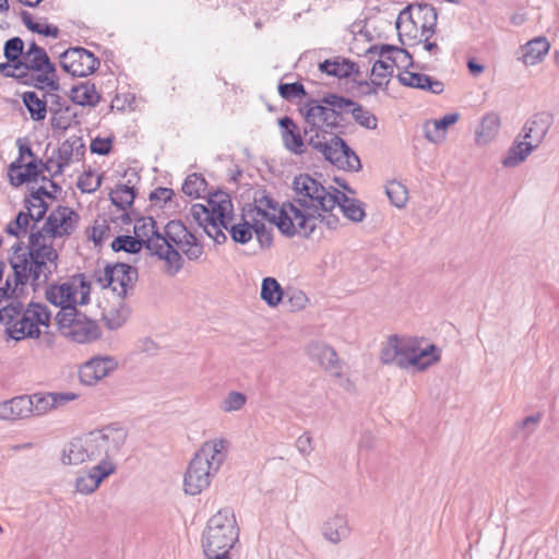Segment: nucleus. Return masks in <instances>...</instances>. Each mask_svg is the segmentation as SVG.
Instances as JSON below:
<instances>
[{
    "label": "nucleus",
    "instance_id": "nucleus-1",
    "mask_svg": "<svg viewBox=\"0 0 559 559\" xmlns=\"http://www.w3.org/2000/svg\"><path fill=\"white\" fill-rule=\"evenodd\" d=\"M79 221L80 216L73 209L59 205L50 212L41 228L35 229L33 225L28 246L17 242L11 248L9 263L15 271L16 282L31 280L34 290L47 284L58 269L59 254L52 240L71 236Z\"/></svg>",
    "mask_w": 559,
    "mask_h": 559
},
{
    "label": "nucleus",
    "instance_id": "nucleus-2",
    "mask_svg": "<svg viewBox=\"0 0 559 559\" xmlns=\"http://www.w3.org/2000/svg\"><path fill=\"white\" fill-rule=\"evenodd\" d=\"M293 189V202L284 204L278 215L277 228L283 234L309 237L318 223L330 229L338 226V216L332 213L337 203L333 197L335 188H326L310 175L300 174L295 177Z\"/></svg>",
    "mask_w": 559,
    "mask_h": 559
},
{
    "label": "nucleus",
    "instance_id": "nucleus-3",
    "mask_svg": "<svg viewBox=\"0 0 559 559\" xmlns=\"http://www.w3.org/2000/svg\"><path fill=\"white\" fill-rule=\"evenodd\" d=\"M134 235L155 255L166 263L165 273L175 276L183 267L182 254L190 261H199L204 253L203 245L181 221H170L160 233L153 217L135 221Z\"/></svg>",
    "mask_w": 559,
    "mask_h": 559
},
{
    "label": "nucleus",
    "instance_id": "nucleus-4",
    "mask_svg": "<svg viewBox=\"0 0 559 559\" xmlns=\"http://www.w3.org/2000/svg\"><path fill=\"white\" fill-rule=\"evenodd\" d=\"M306 127L304 134L308 144L332 165L344 170L357 171L361 168L357 154L336 135L333 130L337 129L334 114L321 100L311 99L299 108Z\"/></svg>",
    "mask_w": 559,
    "mask_h": 559
},
{
    "label": "nucleus",
    "instance_id": "nucleus-5",
    "mask_svg": "<svg viewBox=\"0 0 559 559\" xmlns=\"http://www.w3.org/2000/svg\"><path fill=\"white\" fill-rule=\"evenodd\" d=\"M228 448L229 441L225 438H215L203 443L185 474L186 493L195 496L210 486L227 457Z\"/></svg>",
    "mask_w": 559,
    "mask_h": 559
},
{
    "label": "nucleus",
    "instance_id": "nucleus-6",
    "mask_svg": "<svg viewBox=\"0 0 559 559\" xmlns=\"http://www.w3.org/2000/svg\"><path fill=\"white\" fill-rule=\"evenodd\" d=\"M380 359L384 365L423 371L440 360V349L432 344L421 348L415 338L392 335L384 343Z\"/></svg>",
    "mask_w": 559,
    "mask_h": 559
},
{
    "label": "nucleus",
    "instance_id": "nucleus-7",
    "mask_svg": "<svg viewBox=\"0 0 559 559\" xmlns=\"http://www.w3.org/2000/svg\"><path fill=\"white\" fill-rule=\"evenodd\" d=\"M231 212L230 197L223 191L211 194L207 199V205L195 203L190 209L192 219L217 243L226 240L223 228L228 229Z\"/></svg>",
    "mask_w": 559,
    "mask_h": 559
},
{
    "label": "nucleus",
    "instance_id": "nucleus-8",
    "mask_svg": "<svg viewBox=\"0 0 559 559\" xmlns=\"http://www.w3.org/2000/svg\"><path fill=\"white\" fill-rule=\"evenodd\" d=\"M438 13L428 3H411L396 19V28L403 45H416L430 39L436 33Z\"/></svg>",
    "mask_w": 559,
    "mask_h": 559
},
{
    "label": "nucleus",
    "instance_id": "nucleus-9",
    "mask_svg": "<svg viewBox=\"0 0 559 559\" xmlns=\"http://www.w3.org/2000/svg\"><path fill=\"white\" fill-rule=\"evenodd\" d=\"M238 540V528L233 512L224 509L207 522L202 535V547L206 559H230L229 551Z\"/></svg>",
    "mask_w": 559,
    "mask_h": 559
},
{
    "label": "nucleus",
    "instance_id": "nucleus-10",
    "mask_svg": "<svg viewBox=\"0 0 559 559\" xmlns=\"http://www.w3.org/2000/svg\"><path fill=\"white\" fill-rule=\"evenodd\" d=\"M127 437L128 432L124 428L112 425L83 435L85 462L114 463Z\"/></svg>",
    "mask_w": 559,
    "mask_h": 559
},
{
    "label": "nucleus",
    "instance_id": "nucleus-11",
    "mask_svg": "<svg viewBox=\"0 0 559 559\" xmlns=\"http://www.w3.org/2000/svg\"><path fill=\"white\" fill-rule=\"evenodd\" d=\"M56 320L62 336L78 344H86L100 337V329L96 321L88 319L76 308H68L57 313Z\"/></svg>",
    "mask_w": 559,
    "mask_h": 559
},
{
    "label": "nucleus",
    "instance_id": "nucleus-12",
    "mask_svg": "<svg viewBox=\"0 0 559 559\" xmlns=\"http://www.w3.org/2000/svg\"><path fill=\"white\" fill-rule=\"evenodd\" d=\"M90 294L91 284L83 275H79L60 285L48 287L46 298L51 305L60 307L58 313H61L68 308H76V305H86L90 301Z\"/></svg>",
    "mask_w": 559,
    "mask_h": 559
},
{
    "label": "nucleus",
    "instance_id": "nucleus-13",
    "mask_svg": "<svg viewBox=\"0 0 559 559\" xmlns=\"http://www.w3.org/2000/svg\"><path fill=\"white\" fill-rule=\"evenodd\" d=\"M96 283L102 288H111L119 298H124L138 280V270L126 263L107 264L95 273Z\"/></svg>",
    "mask_w": 559,
    "mask_h": 559
},
{
    "label": "nucleus",
    "instance_id": "nucleus-14",
    "mask_svg": "<svg viewBox=\"0 0 559 559\" xmlns=\"http://www.w3.org/2000/svg\"><path fill=\"white\" fill-rule=\"evenodd\" d=\"M33 72H56L46 50L38 53L24 55L17 63H0V73L5 78L25 79Z\"/></svg>",
    "mask_w": 559,
    "mask_h": 559
},
{
    "label": "nucleus",
    "instance_id": "nucleus-15",
    "mask_svg": "<svg viewBox=\"0 0 559 559\" xmlns=\"http://www.w3.org/2000/svg\"><path fill=\"white\" fill-rule=\"evenodd\" d=\"M61 68L73 76H87L96 71L99 60L83 47H71L60 55Z\"/></svg>",
    "mask_w": 559,
    "mask_h": 559
},
{
    "label": "nucleus",
    "instance_id": "nucleus-16",
    "mask_svg": "<svg viewBox=\"0 0 559 559\" xmlns=\"http://www.w3.org/2000/svg\"><path fill=\"white\" fill-rule=\"evenodd\" d=\"M371 55H378L379 60H376L373 67L371 69V82L373 85L381 87L383 84L388 83L390 76H392L394 67H395V58L393 53L400 52L404 53L405 57L411 58L407 51L403 49H399L394 46L382 45L380 47L372 46L369 50Z\"/></svg>",
    "mask_w": 559,
    "mask_h": 559
},
{
    "label": "nucleus",
    "instance_id": "nucleus-17",
    "mask_svg": "<svg viewBox=\"0 0 559 559\" xmlns=\"http://www.w3.org/2000/svg\"><path fill=\"white\" fill-rule=\"evenodd\" d=\"M117 367L118 362L111 356L93 357L80 367V380L86 385H93L114 372Z\"/></svg>",
    "mask_w": 559,
    "mask_h": 559
},
{
    "label": "nucleus",
    "instance_id": "nucleus-18",
    "mask_svg": "<svg viewBox=\"0 0 559 559\" xmlns=\"http://www.w3.org/2000/svg\"><path fill=\"white\" fill-rule=\"evenodd\" d=\"M115 463L96 464L88 472H82L75 480V488L79 492L88 495L94 492L102 481L114 474Z\"/></svg>",
    "mask_w": 559,
    "mask_h": 559
},
{
    "label": "nucleus",
    "instance_id": "nucleus-19",
    "mask_svg": "<svg viewBox=\"0 0 559 559\" xmlns=\"http://www.w3.org/2000/svg\"><path fill=\"white\" fill-rule=\"evenodd\" d=\"M321 533L333 545L347 539L352 533L347 513L338 510L328 516L322 524Z\"/></svg>",
    "mask_w": 559,
    "mask_h": 559
},
{
    "label": "nucleus",
    "instance_id": "nucleus-20",
    "mask_svg": "<svg viewBox=\"0 0 559 559\" xmlns=\"http://www.w3.org/2000/svg\"><path fill=\"white\" fill-rule=\"evenodd\" d=\"M554 117L548 111H542L533 115L522 129V136L528 140L534 146L538 147L552 126Z\"/></svg>",
    "mask_w": 559,
    "mask_h": 559
},
{
    "label": "nucleus",
    "instance_id": "nucleus-21",
    "mask_svg": "<svg viewBox=\"0 0 559 559\" xmlns=\"http://www.w3.org/2000/svg\"><path fill=\"white\" fill-rule=\"evenodd\" d=\"M281 136L284 147L296 155H301L306 151L305 141L300 128L294 120L285 116L278 120Z\"/></svg>",
    "mask_w": 559,
    "mask_h": 559
},
{
    "label": "nucleus",
    "instance_id": "nucleus-22",
    "mask_svg": "<svg viewBox=\"0 0 559 559\" xmlns=\"http://www.w3.org/2000/svg\"><path fill=\"white\" fill-rule=\"evenodd\" d=\"M397 80L404 86L428 91L435 95L444 91V84L441 81L424 73L404 71L397 75Z\"/></svg>",
    "mask_w": 559,
    "mask_h": 559
},
{
    "label": "nucleus",
    "instance_id": "nucleus-23",
    "mask_svg": "<svg viewBox=\"0 0 559 559\" xmlns=\"http://www.w3.org/2000/svg\"><path fill=\"white\" fill-rule=\"evenodd\" d=\"M40 174L41 168L39 166V160L36 159L26 164H23V162H20V159H15L9 166L10 182L15 187L22 186L25 182L37 180Z\"/></svg>",
    "mask_w": 559,
    "mask_h": 559
},
{
    "label": "nucleus",
    "instance_id": "nucleus-24",
    "mask_svg": "<svg viewBox=\"0 0 559 559\" xmlns=\"http://www.w3.org/2000/svg\"><path fill=\"white\" fill-rule=\"evenodd\" d=\"M32 400L28 395L15 396L0 403V419L16 420L32 416Z\"/></svg>",
    "mask_w": 559,
    "mask_h": 559
},
{
    "label": "nucleus",
    "instance_id": "nucleus-25",
    "mask_svg": "<svg viewBox=\"0 0 559 559\" xmlns=\"http://www.w3.org/2000/svg\"><path fill=\"white\" fill-rule=\"evenodd\" d=\"M312 359L317 360L325 370L334 377H341V366L336 352L325 344H313L309 348Z\"/></svg>",
    "mask_w": 559,
    "mask_h": 559
},
{
    "label": "nucleus",
    "instance_id": "nucleus-26",
    "mask_svg": "<svg viewBox=\"0 0 559 559\" xmlns=\"http://www.w3.org/2000/svg\"><path fill=\"white\" fill-rule=\"evenodd\" d=\"M500 118L496 112L486 114L476 129L475 142L478 146H486L492 142L499 133Z\"/></svg>",
    "mask_w": 559,
    "mask_h": 559
},
{
    "label": "nucleus",
    "instance_id": "nucleus-27",
    "mask_svg": "<svg viewBox=\"0 0 559 559\" xmlns=\"http://www.w3.org/2000/svg\"><path fill=\"white\" fill-rule=\"evenodd\" d=\"M333 197H336V207L340 209V211L344 214L345 217L355 223L364 221L366 212L364 203L361 201L349 198L337 189H334Z\"/></svg>",
    "mask_w": 559,
    "mask_h": 559
},
{
    "label": "nucleus",
    "instance_id": "nucleus-28",
    "mask_svg": "<svg viewBox=\"0 0 559 559\" xmlns=\"http://www.w3.org/2000/svg\"><path fill=\"white\" fill-rule=\"evenodd\" d=\"M319 70L322 73L338 79L349 78L352 74L358 72L355 62L342 57H335L333 59H326L323 62H320Z\"/></svg>",
    "mask_w": 559,
    "mask_h": 559
},
{
    "label": "nucleus",
    "instance_id": "nucleus-29",
    "mask_svg": "<svg viewBox=\"0 0 559 559\" xmlns=\"http://www.w3.org/2000/svg\"><path fill=\"white\" fill-rule=\"evenodd\" d=\"M550 44L544 36H538L522 46V61L526 66H535L548 53Z\"/></svg>",
    "mask_w": 559,
    "mask_h": 559
},
{
    "label": "nucleus",
    "instance_id": "nucleus-30",
    "mask_svg": "<svg viewBox=\"0 0 559 559\" xmlns=\"http://www.w3.org/2000/svg\"><path fill=\"white\" fill-rule=\"evenodd\" d=\"M536 148L537 147L530 143L527 140H515L508 150L506 156L502 158L501 163L504 167H515L523 163Z\"/></svg>",
    "mask_w": 559,
    "mask_h": 559
},
{
    "label": "nucleus",
    "instance_id": "nucleus-31",
    "mask_svg": "<svg viewBox=\"0 0 559 559\" xmlns=\"http://www.w3.org/2000/svg\"><path fill=\"white\" fill-rule=\"evenodd\" d=\"M254 211L262 219H266L271 224H275L277 226L281 209L277 207V202H275L270 195L265 194L264 191L255 194Z\"/></svg>",
    "mask_w": 559,
    "mask_h": 559
},
{
    "label": "nucleus",
    "instance_id": "nucleus-32",
    "mask_svg": "<svg viewBox=\"0 0 559 559\" xmlns=\"http://www.w3.org/2000/svg\"><path fill=\"white\" fill-rule=\"evenodd\" d=\"M70 96L73 103L81 106H95L100 98L95 85L88 82L73 86Z\"/></svg>",
    "mask_w": 559,
    "mask_h": 559
},
{
    "label": "nucleus",
    "instance_id": "nucleus-33",
    "mask_svg": "<svg viewBox=\"0 0 559 559\" xmlns=\"http://www.w3.org/2000/svg\"><path fill=\"white\" fill-rule=\"evenodd\" d=\"M8 333L12 338L19 341L25 337H37L40 334V330L24 310L19 320H16Z\"/></svg>",
    "mask_w": 559,
    "mask_h": 559
},
{
    "label": "nucleus",
    "instance_id": "nucleus-34",
    "mask_svg": "<svg viewBox=\"0 0 559 559\" xmlns=\"http://www.w3.org/2000/svg\"><path fill=\"white\" fill-rule=\"evenodd\" d=\"M322 103L325 104L329 110L334 114L336 124L338 128L341 127L342 114L350 112L355 104L354 100L336 94H328L323 96Z\"/></svg>",
    "mask_w": 559,
    "mask_h": 559
},
{
    "label": "nucleus",
    "instance_id": "nucleus-35",
    "mask_svg": "<svg viewBox=\"0 0 559 559\" xmlns=\"http://www.w3.org/2000/svg\"><path fill=\"white\" fill-rule=\"evenodd\" d=\"M61 461L66 465H79L85 462L82 436L72 439L64 445Z\"/></svg>",
    "mask_w": 559,
    "mask_h": 559
},
{
    "label": "nucleus",
    "instance_id": "nucleus-36",
    "mask_svg": "<svg viewBox=\"0 0 559 559\" xmlns=\"http://www.w3.org/2000/svg\"><path fill=\"white\" fill-rule=\"evenodd\" d=\"M16 80L23 84L33 85L39 90L57 91L59 88L56 72H33L29 73V78H27V80Z\"/></svg>",
    "mask_w": 559,
    "mask_h": 559
},
{
    "label": "nucleus",
    "instance_id": "nucleus-37",
    "mask_svg": "<svg viewBox=\"0 0 559 559\" xmlns=\"http://www.w3.org/2000/svg\"><path fill=\"white\" fill-rule=\"evenodd\" d=\"M20 16L23 24L26 26L28 31L47 37L57 38L59 36L60 31L56 25L34 21L32 14L27 11H21Z\"/></svg>",
    "mask_w": 559,
    "mask_h": 559
},
{
    "label": "nucleus",
    "instance_id": "nucleus-38",
    "mask_svg": "<svg viewBox=\"0 0 559 559\" xmlns=\"http://www.w3.org/2000/svg\"><path fill=\"white\" fill-rule=\"evenodd\" d=\"M284 296V292L274 277H265L261 285V299L270 307L277 306Z\"/></svg>",
    "mask_w": 559,
    "mask_h": 559
},
{
    "label": "nucleus",
    "instance_id": "nucleus-39",
    "mask_svg": "<svg viewBox=\"0 0 559 559\" xmlns=\"http://www.w3.org/2000/svg\"><path fill=\"white\" fill-rule=\"evenodd\" d=\"M23 311V305L19 298H10L8 304L0 306V323L4 324L9 332Z\"/></svg>",
    "mask_w": 559,
    "mask_h": 559
},
{
    "label": "nucleus",
    "instance_id": "nucleus-40",
    "mask_svg": "<svg viewBox=\"0 0 559 559\" xmlns=\"http://www.w3.org/2000/svg\"><path fill=\"white\" fill-rule=\"evenodd\" d=\"M23 103L27 108L31 118L35 121H41L46 118L47 104L46 100L38 97L35 92H25L23 94Z\"/></svg>",
    "mask_w": 559,
    "mask_h": 559
},
{
    "label": "nucleus",
    "instance_id": "nucleus-41",
    "mask_svg": "<svg viewBox=\"0 0 559 559\" xmlns=\"http://www.w3.org/2000/svg\"><path fill=\"white\" fill-rule=\"evenodd\" d=\"M109 197L114 205L121 210H126L131 206L134 201V187L130 186L129 180L128 185H119L114 190H111Z\"/></svg>",
    "mask_w": 559,
    "mask_h": 559
},
{
    "label": "nucleus",
    "instance_id": "nucleus-42",
    "mask_svg": "<svg viewBox=\"0 0 559 559\" xmlns=\"http://www.w3.org/2000/svg\"><path fill=\"white\" fill-rule=\"evenodd\" d=\"M128 316L129 309L120 299L117 307H111L103 313V320L109 330H116L126 322Z\"/></svg>",
    "mask_w": 559,
    "mask_h": 559
},
{
    "label": "nucleus",
    "instance_id": "nucleus-43",
    "mask_svg": "<svg viewBox=\"0 0 559 559\" xmlns=\"http://www.w3.org/2000/svg\"><path fill=\"white\" fill-rule=\"evenodd\" d=\"M3 55L8 60L5 63H17L24 58V41L15 36L8 39L3 46Z\"/></svg>",
    "mask_w": 559,
    "mask_h": 559
},
{
    "label": "nucleus",
    "instance_id": "nucleus-44",
    "mask_svg": "<svg viewBox=\"0 0 559 559\" xmlns=\"http://www.w3.org/2000/svg\"><path fill=\"white\" fill-rule=\"evenodd\" d=\"M143 243L141 240L136 238V236H118L111 242V249L116 252L126 251L128 253H138L143 248Z\"/></svg>",
    "mask_w": 559,
    "mask_h": 559
},
{
    "label": "nucleus",
    "instance_id": "nucleus-45",
    "mask_svg": "<svg viewBox=\"0 0 559 559\" xmlns=\"http://www.w3.org/2000/svg\"><path fill=\"white\" fill-rule=\"evenodd\" d=\"M385 192L391 203L396 207H403L408 198L407 189L404 185L399 181H390L386 185Z\"/></svg>",
    "mask_w": 559,
    "mask_h": 559
},
{
    "label": "nucleus",
    "instance_id": "nucleus-46",
    "mask_svg": "<svg viewBox=\"0 0 559 559\" xmlns=\"http://www.w3.org/2000/svg\"><path fill=\"white\" fill-rule=\"evenodd\" d=\"M354 120L361 127L374 130L378 126L377 117L361 105L355 103L350 111Z\"/></svg>",
    "mask_w": 559,
    "mask_h": 559
},
{
    "label": "nucleus",
    "instance_id": "nucleus-47",
    "mask_svg": "<svg viewBox=\"0 0 559 559\" xmlns=\"http://www.w3.org/2000/svg\"><path fill=\"white\" fill-rule=\"evenodd\" d=\"M205 189V179L195 173L189 175L182 185V192L192 198H200L201 193L204 192Z\"/></svg>",
    "mask_w": 559,
    "mask_h": 559
},
{
    "label": "nucleus",
    "instance_id": "nucleus-48",
    "mask_svg": "<svg viewBox=\"0 0 559 559\" xmlns=\"http://www.w3.org/2000/svg\"><path fill=\"white\" fill-rule=\"evenodd\" d=\"M233 221L234 216L231 215V221L227 229L230 233L231 238L236 242L247 243L252 238V224L248 223L247 221L239 224H234Z\"/></svg>",
    "mask_w": 559,
    "mask_h": 559
},
{
    "label": "nucleus",
    "instance_id": "nucleus-49",
    "mask_svg": "<svg viewBox=\"0 0 559 559\" xmlns=\"http://www.w3.org/2000/svg\"><path fill=\"white\" fill-rule=\"evenodd\" d=\"M32 214H26L25 212H20L15 219L11 221L7 227L5 231L14 236L16 238L24 237L27 234V227L29 225V222L32 221L31 217Z\"/></svg>",
    "mask_w": 559,
    "mask_h": 559
},
{
    "label": "nucleus",
    "instance_id": "nucleus-50",
    "mask_svg": "<svg viewBox=\"0 0 559 559\" xmlns=\"http://www.w3.org/2000/svg\"><path fill=\"white\" fill-rule=\"evenodd\" d=\"M28 399L32 400V416H41L55 409L50 393H35L33 395H28Z\"/></svg>",
    "mask_w": 559,
    "mask_h": 559
},
{
    "label": "nucleus",
    "instance_id": "nucleus-51",
    "mask_svg": "<svg viewBox=\"0 0 559 559\" xmlns=\"http://www.w3.org/2000/svg\"><path fill=\"white\" fill-rule=\"evenodd\" d=\"M247 402V396L237 391L229 392L221 403L219 408L225 413L240 411Z\"/></svg>",
    "mask_w": 559,
    "mask_h": 559
},
{
    "label": "nucleus",
    "instance_id": "nucleus-52",
    "mask_svg": "<svg viewBox=\"0 0 559 559\" xmlns=\"http://www.w3.org/2000/svg\"><path fill=\"white\" fill-rule=\"evenodd\" d=\"M26 209H27V212H25V213L32 214V216H29V217L36 224L44 218V216L48 210V206H47L46 202L44 201V199H41L40 197H29L26 200Z\"/></svg>",
    "mask_w": 559,
    "mask_h": 559
},
{
    "label": "nucleus",
    "instance_id": "nucleus-53",
    "mask_svg": "<svg viewBox=\"0 0 559 559\" xmlns=\"http://www.w3.org/2000/svg\"><path fill=\"white\" fill-rule=\"evenodd\" d=\"M13 273L15 274L14 270ZM28 282L31 283V280L25 281L24 283H17L16 277L14 276V287L12 288L11 281L10 278H8L5 282V286L0 287V306L8 304L10 301V298H19L20 295L23 293L24 286Z\"/></svg>",
    "mask_w": 559,
    "mask_h": 559
},
{
    "label": "nucleus",
    "instance_id": "nucleus-54",
    "mask_svg": "<svg viewBox=\"0 0 559 559\" xmlns=\"http://www.w3.org/2000/svg\"><path fill=\"white\" fill-rule=\"evenodd\" d=\"M27 316L33 319V321L39 325H48L50 321V312L45 305L41 304H29L25 309Z\"/></svg>",
    "mask_w": 559,
    "mask_h": 559
},
{
    "label": "nucleus",
    "instance_id": "nucleus-55",
    "mask_svg": "<svg viewBox=\"0 0 559 559\" xmlns=\"http://www.w3.org/2000/svg\"><path fill=\"white\" fill-rule=\"evenodd\" d=\"M252 227L261 248H269L273 241L272 230L255 217H253Z\"/></svg>",
    "mask_w": 559,
    "mask_h": 559
},
{
    "label": "nucleus",
    "instance_id": "nucleus-56",
    "mask_svg": "<svg viewBox=\"0 0 559 559\" xmlns=\"http://www.w3.org/2000/svg\"><path fill=\"white\" fill-rule=\"evenodd\" d=\"M110 235V227L106 221H96L93 225L88 238L96 245L100 246Z\"/></svg>",
    "mask_w": 559,
    "mask_h": 559
},
{
    "label": "nucleus",
    "instance_id": "nucleus-57",
    "mask_svg": "<svg viewBox=\"0 0 559 559\" xmlns=\"http://www.w3.org/2000/svg\"><path fill=\"white\" fill-rule=\"evenodd\" d=\"M278 93L285 99H294L306 95L305 87L299 82L280 84Z\"/></svg>",
    "mask_w": 559,
    "mask_h": 559
},
{
    "label": "nucleus",
    "instance_id": "nucleus-58",
    "mask_svg": "<svg viewBox=\"0 0 559 559\" xmlns=\"http://www.w3.org/2000/svg\"><path fill=\"white\" fill-rule=\"evenodd\" d=\"M286 296L288 307L292 311H299L304 309L309 301L307 295L299 289L289 290Z\"/></svg>",
    "mask_w": 559,
    "mask_h": 559
},
{
    "label": "nucleus",
    "instance_id": "nucleus-59",
    "mask_svg": "<svg viewBox=\"0 0 559 559\" xmlns=\"http://www.w3.org/2000/svg\"><path fill=\"white\" fill-rule=\"evenodd\" d=\"M72 159V148L63 144L58 151V159L56 162V169L52 173V177L61 175L66 167H68Z\"/></svg>",
    "mask_w": 559,
    "mask_h": 559
},
{
    "label": "nucleus",
    "instance_id": "nucleus-60",
    "mask_svg": "<svg viewBox=\"0 0 559 559\" xmlns=\"http://www.w3.org/2000/svg\"><path fill=\"white\" fill-rule=\"evenodd\" d=\"M99 186H100V177L95 176L92 173H85L84 175H82L79 178L78 187L83 192H88V193L94 192L95 190H97L99 188Z\"/></svg>",
    "mask_w": 559,
    "mask_h": 559
},
{
    "label": "nucleus",
    "instance_id": "nucleus-61",
    "mask_svg": "<svg viewBox=\"0 0 559 559\" xmlns=\"http://www.w3.org/2000/svg\"><path fill=\"white\" fill-rule=\"evenodd\" d=\"M424 134L425 138L432 143H440L445 139L444 132L439 129L433 120L424 124Z\"/></svg>",
    "mask_w": 559,
    "mask_h": 559
},
{
    "label": "nucleus",
    "instance_id": "nucleus-62",
    "mask_svg": "<svg viewBox=\"0 0 559 559\" xmlns=\"http://www.w3.org/2000/svg\"><path fill=\"white\" fill-rule=\"evenodd\" d=\"M296 448L302 456H308L313 451L312 437L305 432L296 440Z\"/></svg>",
    "mask_w": 559,
    "mask_h": 559
},
{
    "label": "nucleus",
    "instance_id": "nucleus-63",
    "mask_svg": "<svg viewBox=\"0 0 559 559\" xmlns=\"http://www.w3.org/2000/svg\"><path fill=\"white\" fill-rule=\"evenodd\" d=\"M50 395L55 409L74 401L78 397V395L72 392H50Z\"/></svg>",
    "mask_w": 559,
    "mask_h": 559
},
{
    "label": "nucleus",
    "instance_id": "nucleus-64",
    "mask_svg": "<svg viewBox=\"0 0 559 559\" xmlns=\"http://www.w3.org/2000/svg\"><path fill=\"white\" fill-rule=\"evenodd\" d=\"M91 152L98 155H107L111 150V140L104 138H96L91 143Z\"/></svg>",
    "mask_w": 559,
    "mask_h": 559
}]
</instances>
